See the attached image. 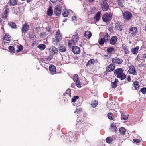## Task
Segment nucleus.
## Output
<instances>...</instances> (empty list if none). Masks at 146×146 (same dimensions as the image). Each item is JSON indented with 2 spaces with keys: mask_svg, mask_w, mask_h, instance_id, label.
I'll return each instance as SVG.
<instances>
[{
  "mask_svg": "<svg viewBox=\"0 0 146 146\" xmlns=\"http://www.w3.org/2000/svg\"><path fill=\"white\" fill-rule=\"evenodd\" d=\"M123 70L121 68L116 69L114 71V74L117 75V77L120 78L121 80L124 79L126 77V75L123 73Z\"/></svg>",
  "mask_w": 146,
  "mask_h": 146,
  "instance_id": "f257e3e1",
  "label": "nucleus"
},
{
  "mask_svg": "<svg viewBox=\"0 0 146 146\" xmlns=\"http://www.w3.org/2000/svg\"><path fill=\"white\" fill-rule=\"evenodd\" d=\"M62 38V35L60 33V31L58 30L57 31L55 36V38H53V43L55 45H56L57 43L61 40Z\"/></svg>",
  "mask_w": 146,
  "mask_h": 146,
  "instance_id": "f03ea898",
  "label": "nucleus"
},
{
  "mask_svg": "<svg viewBox=\"0 0 146 146\" xmlns=\"http://www.w3.org/2000/svg\"><path fill=\"white\" fill-rule=\"evenodd\" d=\"M112 17L111 15L108 13L104 14L102 16V18L104 21L108 22L111 20Z\"/></svg>",
  "mask_w": 146,
  "mask_h": 146,
  "instance_id": "7ed1b4c3",
  "label": "nucleus"
},
{
  "mask_svg": "<svg viewBox=\"0 0 146 146\" xmlns=\"http://www.w3.org/2000/svg\"><path fill=\"white\" fill-rule=\"evenodd\" d=\"M122 15L123 18L127 20L131 19L132 17V13L128 11L123 12Z\"/></svg>",
  "mask_w": 146,
  "mask_h": 146,
  "instance_id": "20e7f679",
  "label": "nucleus"
},
{
  "mask_svg": "<svg viewBox=\"0 0 146 146\" xmlns=\"http://www.w3.org/2000/svg\"><path fill=\"white\" fill-rule=\"evenodd\" d=\"M50 54L52 56L58 54V50L57 48L54 46H51L49 49Z\"/></svg>",
  "mask_w": 146,
  "mask_h": 146,
  "instance_id": "39448f33",
  "label": "nucleus"
},
{
  "mask_svg": "<svg viewBox=\"0 0 146 146\" xmlns=\"http://www.w3.org/2000/svg\"><path fill=\"white\" fill-rule=\"evenodd\" d=\"M61 10L60 9V7L58 5H56L54 8V13L57 16H59L60 14Z\"/></svg>",
  "mask_w": 146,
  "mask_h": 146,
  "instance_id": "423d86ee",
  "label": "nucleus"
},
{
  "mask_svg": "<svg viewBox=\"0 0 146 146\" xmlns=\"http://www.w3.org/2000/svg\"><path fill=\"white\" fill-rule=\"evenodd\" d=\"M101 7L103 11H106L109 9V6L105 1H103L101 3Z\"/></svg>",
  "mask_w": 146,
  "mask_h": 146,
  "instance_id": "0eeeda50",
  "label": "nucleus"
},
{
  "mask_svg": "<svg viewBox=\"0 0 146 146\" xmlns=\"http://www.w3.org/2000/svg\"><path fill=\"white\" fill-rule=\"evenodd\" d=\"M128 72L129 73L133 75H135L137 74V72L135 68L133 65L130 66H129Z\"/></svg>",
  "mask_w": 146,
  "mask_h": 146,
  "instance_id": "6e6552de",
  "label": "nucleus"
},
{
  "mask_svg": "<svg viewBox=\"0 0 146 146\" xmlns=\"http://www.w3.org/2000/svg\"><path fill=\"white\" fill-rule=\"evenodd\" d=\"M137 31V28L135 27H133L130 28L129 32L133 36H135Z\"/></svg>",
  "mask_w": 146,
  "mask_h": 146,
  "instance_id": "1a4fd4ad",
  "label": "nucleus"
},
{
  "mask_svg": "<svg viewBox=\"0 0 146 146\" xmlns=\"http://www.w3.org/2000/svg\"><path fill=\"white\" fill-rule=\"evenodd\" d=\"M123 26L122 24L121 23L117 22L115 25V28L117 30H121Z\"/></svg>",
  "mask_w": 146,
  "mask_h": 146,
  "instance_id": "9d476101",
  "label": "nucleus"
},
{
  "mask_svg": "<svg viewBox=\"0 0 146 146\" xmlns=\"http://www.w3.org/2000/svg\"><path fill=\"white\" fill-rule=\"evenodd\" d=\"M72 51L74 53L78 54L80 53V50L78 47L74 46L72 48Z\"/></svg>",
  "mask_w": 146,
  "mask_h": 146,
  "instance_id": "9b49d317",
  "label": "nucleus"
},
{
  "mask_svg": "<svg viewBox=\"0 0 146 146\" xmlns=\"http://www.w3.org/2000/svg\"><path fill=\"white\" fill-rule=\"evenodd\" d=\"M117 38L116 36H114L112 37L110 41V43L112 45H114L117 42Z\"/></svg>",
  "mask_w": 146,
  "mask_h": 146,
  "instance_id": "f8f14e48",
  "label": "nucleus"
},
{
  "mask_svg": "<svg viewBox=\"0 0 146 146\" xmlns=\"http://www.w3.org/2000/svg\"><path fill=\"white\" fill-rule=\"evenodd\" d=\"M11 39V37L9 36V35L7 34H5L4 38V43L5 44H6V43H9Z\"/></svg>",
  "mask_w": 146,
  "mask_h": 146,
  "instance_id": "ddd939ff",
  "label": "nucleus"
},
{
  "mask_svg": "<svg viewBox=\"0 0 146 146\" xmlns=\"http://www.w3.org/2000/svg\"><path fill=\"white\" fill-rule=\"evenodd\" d=\"M112 62L113 63H115L116 64H120L123 62V60L119 58H113L112 60Z\"/></svg>",
  "mask_w": 146,
  "mask_h": 146,
  "instance_id": "4468645a",
  "label": "nucleus"
},
{
  "mask_svg": "<svg viewBox=\"0 0 146 146\" xmlns=\"http://www.w3.org/2000/svg\"><path fill=\"white\" fill-rule=\"evenodd\" d=\"M49 68L50 73L52 74H55L56 70L55 66L54 65L50 66Z\"/></svg>",
  "mask_w": 146,
  "mask_h": 146,
  "instance_id": "2eb2a0df",
  "label": "nucleus"
},
{
  "mask_svg": "<svg viewBox=\"0 0 146 146\" xmlns=\"http://www.w3.org/2000/svg\"><path fill=\"white\" fill-rule=\"evenodd\" d=\"M115 68V66L113 64H111L108 66L107 67L106 70L108 72L112 71Z\"/></svg>",
  "mask_w": 146,
  "mask_h": 146,
  "instance_id": "dca6fc26",
  "label": "nucleus"
},
{
  "mask_svg": "<svg viewBox=\"0 0 146 146\" xmlns=\"http://www.w3.org/2000/svg\"><path fill=\"white\" fill-rule=\"evenodd\" d=\"M70 12H71V11L70 10L68 11L66 9H64L63 11L62 15L64 17H66L70 13Z\"/></svg>",
  "mask_w": 146,
  "mask_h": 146,
  "instance_id": "f3484780",
  "label": "nucleus"
},
{
  "mask_svg": "<svg viewBox=\"0 0 146 146\" xmlns=\"http://www.w3.org/2000/svg\"><path fill=\"white\" fill-rule=\"evenodd\" d=\"M29 28V26L27 24H25L23 25L22 28V32H26L28 31Z\"/></svg>",
  "mask_w": 146,
  "mask_h": 146,
  "instance_id": "a211bd4d",
  "label": "nucleus"
},
{
  "mask_svg": "<svg viewBox=\"0 0 146 146\" xmlns=\"http://www.w3.org/2000/svg\"><path fill=\"white\" fill-rule=\"evenodd\" d=\"M53 11L51 6H50L47 10V14L49 16L51 17L53 14Z\"/></svg>",
  "mask_w": 146,
  "mask_h": 146,
  "instance_id": "6ab92c4d",
  "label": "nucleus"
},
{
  "mask_svg": "<svg viewBox=\"0 0 146 146\" xmlns=\"http://www.w3.org/2000/svg\"><path fill=\"white\" fill-rule=\"evenodd\" d=\"M103 38L105 40L106 42L107 43L109 41L110 37V35L107 33H106L105 34Z\"/></svg>",
  "mask_w": 146,
  "mask_h": 146,
  "instance_id": "aec40b11",
  "label": "nucleus"
},
{
  "mask_svg": "<svg viewBox=\"0 0 146 146\" xmlns=\"http://www.w3.org/2000/svg\"><path fill=\"white\" fill-rule=\"evenodd\" d=\"M92 36L91 32L90 31H87L85 32L84 36L86 38H90Z\"/></svg>",
  "mask_w": 146,
  "mask_h": 146,
  "instance_id": "412c9836",
  "label": "nucleus"
},
{
  "mask_svg": "<svg viewBox=\"0 0 146 146\" xmlns=\"http://www.w3.org/2000/svg\"><path fill=\"white\" fill-rule=\"evenodd\" d=\"M139 49L138 46H136L135 48H132L131 50L133 54H137Z\"/></svg>",
  "mask_w": 146,
  "mask_h": 146,
  "instance_id": "4be33fe9",
  "label": "nucleus"
},
{
  "mask_svg": "<svg viewBox=\"0 0 146 146\" xmlns=\"http://www.w3.org/2000/svg\"><path fill=\"white\" fill-rule=\"evenodd\" d=\"M76 42V40H73L72 39L71 40H69V41L68 44L70 46H71L72 45H75Z\"/></svg>",
  "mask_w": 146,
  "mask_h": 146,
  "instance_id": "5701e85b",
  "label": "nucleus"
},
{
  "mask_svg": "<svg viewBox=\"0 0 146 146\" xmlns=\"http://www.w3.org/2000/svg\"><path fill=\"white\" fill-rule=\"evenodd\" d=\"M134 87L135 88L134 89L135 90L139 89V82H134Z\"/></svg>",
  "mask_w": 146,
  "mask_h": 146,
  "instance_id": "b1692460",
  "label": "nucleus"
},
{
  "mask_svg": "<svg viewBox=\"0 0 146 146\" xmlns=\"http://www.w3.org/2000/svg\"><path fill=\"white\" fill-rule=\"evenodd\" d=\"M101 13L100 12H98L95 15L94 17V19L97 21H98L100 18V15Z\"/></svg>",
  "mask_w": 146,
  "mask_h": 146,
  "instance_id": "393cba45",
  "label": "nucleus"
},
{
  "mask_svg": "<svg viewBox=\"0 0 146 146\" xmlns=\"http://www.w3.org/2000/svg\"><path fill=\"white\" fill-rule=\"evenodd\" d=\"M114 50V48L112 47H111L107 48V52L109 53H112Z\"/></svg>",
  "mask_w": 146,
  "mask_h": 146,
  "instance_id": "a878e982",
  "label": "nucleus"
},
{
  "mask_svg": "<svg viewBox=\"0 0 146 146\" xmlns=\"http://www.w3.org/2000/svg\"><path fill=\"white\" fill-rule=\"evenodd\" d=\"M119 132L121 135H124L125 132V129L123 127H121L119 129Z\"/></svg>",
  "mask_w": 146,
  "mask_h": 146,
  "instance_id": "bb28decb",
  "label": "nucleus"
},
{
  "mask_svg": "<svg viewBox=\"0 0 146 146\" xmlns=\"http://www.w3.org/2000/svg\"><path fill=\"white\" fill-rule=\"evenodd\" d=\"M95 62L94 60L93 59H90L87 63L86 66H88L89 65L94 64Z\"/></svg>",
  "mask_w": 146,
  "mask_h": 146,
  "instance_id": "cd10ccee",
  "label": "nucleus"
},
{
  "mask_svg": "<svg viewBox=\"0 0 146 146\" xmlns=\"http://www.w3.org/2000/svg\"><path fill=\"white\" fill-rule=\"evenodd\" d=\"M72 40H76V42H77V41L78 40L79 37L78 36V35L77 34H76L75 35L73 36Z\"/></svg>",
  "mask_w": 146,
  "mask_h": 146,
  "instance_id": "c85d7f7f",
  "label": "nucleus"
},
{
  "mask_svg": "<svg viewBox=\"0 0 146 146\" xmlns=\"http://www.w3.org/2000/svg\"><path fill=\"white\" fill-rule=\"evenodd\" d=\"M38 47L41 50H43L46 48V46L43 44H40L38 46Z\"/></svg>",
  "mask_w": 146,
  "mask_h": 146,
  "instance_id": "c756f323",
  "label": "nucleus"
},
{
  "mask_svg": "<svg viewBox=\"0 0 146 146\" xmlns=\"http://www.w3.org/2000/svg\"><path fill=\"white\" fill-rule=\"evenodd\" d=\"M98 104V102L96 100H94L92 102L91 104V105L93 107H95L97 106Z\"/></svg>",
  "mask_w": 146,
  "mask_h": 146,
  "instance_id": "7c9ffc66",
  "label": "nucleus"
},
{
  "mask_svg": "<svg viewBox=\"0 0 146 146\" xmlns=\"http://www.w3.org/2000/svg\"><path fill=\"white\" fill-rule=\"evenodd\" d=\"M17 0H10V4L13 6H14L17 4Z\"/></svg>",
  "mask_w": 146,
  "mask_h": 146,
  "instance_id": "2f4dec72",
  "label": "nucleus"
},
{
  "mask_svg": "<svg viewBox=\"0 0 146 146\" xmlns=\"http://www.w3.org/2000/svg\"><path fill=\"white\" fill-rule=\"evenodd\" d=\"M9 10L8 9H7L5 10V12L4 13V15H3V17L4 18H6L8 15V13L9 12Z\"/></svg>",
  "mask_w": 146,
  "mask_h": 146,
  "instance_id": "473e14b6",
  "label": "nucleus"
},
{
  "mask_svg": "<svg viewBox=\"0 0 146 146\" xmlns=\"http://www.w3.org/2000/svg\"><path fill=\"white\" fill-rule=\"evenodd\" d=\"M73 80L75 82L79 81L78 76L77 74H75L74 75L73 78Z\"/></svg>",
  "mask_w": 146,
  "mask_h": 146,
  "instance_id": "72a5a7b5",
  "label": "nucleus"
},
{
  "mask_svg": "<svg viewBox=\"0 0 146 146\" xmlns=\"http://www.w3.org/2000/svg\"><path fill=\"white\" fill-rule=\"evenodd\" d=\"M59 50L61 52H64L66 50V48L64 46H62L59 48Z\"/></svg>",
  "mask_w": 146,
  "mask_h": 146,
  "instance_id": "f704fd0d",
  "label": "nucleus"
},
{
  "mask_svg": "<svg viewBox=\"0 0 146 146\" xmlns=\"http://www.w3.org/2000/svg\"><path fill=\"white\" fill-rule=\"evenodd\" d=\"M23 49V46L21 45L17 47V49L16 50V52H19L20 51H22Z\"/></svg>",
  "mask_w": 146,
  "mask_h": 146,
  "instance_id": "c9c22d12",
  "label": "nucleus"
},
{
  "mask_svg": "<svg viewBox=\"0 0 146 146\" xmlns=\"http://www.w3.org/2000/svg\"><path fill=\"white\" fill-rule=\"evenodd\" d=\"M104 42H106V41L103 38H101L99 41V44L101 45H103Z\"/></svg>",
  "mask_w": 146,
  "mask_h": 146,
  "instance_id": "e433bc0d",
  "label": "nucleus"
},
{
  "mask_svg": "<svg viewBox=\"0 0 146 146\" xmlns=\"http://www.w3.org/2000/svg\"><path fill=\"white\" fill-rule=\"evenodd\" d=\"M112 138L110 137H107L106 139V141L107 143H111L112 142Z\"/></svg>",
  "mask_w": 146,
  "mask_h": 146,
  "instance_id": "4c0bfd02",
  "label": "nucleus"
},
{
  "mask_svg": "<svg viewBox=\"0 0 146 146\" xmlns=\"http://www.w3.org/2000/svg\"><path fill=\"white\" fill-rule=\"evenodd\" d=\"M128 117V115L127 114H123L121 115V119L124 120H126L127 119Z\"/></svg>",
  "mask_w": 146,
  "mask_h": 146,
  "instance_id": "58836bf2",
  "label": "nucleus"
},
{
  "mask_svg": "<svg viewBox=\"0 0 146 146\" xmlns=\"http://www.w3.org/2000/svg\"><path fill=\"white\" fill-rule=\"evenodd\" d=\"M9 25L13 28H15L16 26V24L15 23L13 22H10L9 23Z\"/></svg>",
  "mask_w": 146,
  "mask_h": 146,
  "instance_id": "ea45409f",
  "label": "nucleus"
},
{
  "mask_svg": "<svg viewBox=\"0 0 146 146\" xmlns=\"http://www.w3.org/2000/svg\"><path fill=\"white\" fill-rule=\"evenodd\" d=\"M113 116V115L111 113H108V118L110 120L113 119V118H112Z\"/></svg>",
  "mask_w": 146,
  "mask_h": 146,
  "instance_id": "a19ab883",
  "label": "nucleus"
},
{
  "mask_svg": "<svg viewBox=\"0 0 146 146\" xmlns=\"http://www.w3.org/2000/svg\"><path fill=\"white\" fill-rule=\"evenodd\" d=\"M110 127L111 128H113L115 131L116 130L117 128L116 125H115V124L114 123L111 124L110 125Z\"/></svg>",
  "mask_w": 146,
  "mask_h": 146,
  "instance_id": "79ce46f5",
  "label": "nucleus"
},
{
  "mask_svg": "<svg viewBox=\"0 0 146 146\" xmlns=\"http://www.w3.org/2000/svg\"><path fill=\"white\" fill-rule=\"evenodd\" d=\"M9 49L11 52H13L15 51L14 47L12 46L9 47Z\"/></svg>",
  "mask_w": 146,
  "mask_h": 146,
  "instance_id": "37998d69",
  "label": "nucleus"
},
{
  "mask_svg": "<svg viewBox=\"0 0 146 146\" xmlns=\"http://www.w3.org/2000/svg\"><path fill=\"white\" fill-rule=\"evenodd\" d=\"M123 48L124 51L125 53V54H127L129 53V51L128 50V49L127 48L125 47H123Z\"/></svg>",
  "mask_w": 146,
  "mask_h": 146,
  "instance_id": "c03bdc74",
  "label": "nucleus"
},
{
  "mask_svg": "<svg viewBox=\"0 0 146 146\" xmlns=\"http://www.w3.org/2000/svg\"><path fill=\"white\" fill-rule=\"evenodd\" d=\"M79 97L78 96H74L73 98H72V102H75L76 99H78Z\"/></svg>",
  "mask_w": 146,
  "mask_h": 146,
  "instance_id": "a18cd8bd",
  "label": "nucleus"
},
{
  "mask_svg": "<svg viewBox=\"0 0 146 146\" xmlns=\"http://www.w3.org/2000/svg\"><path fill=\"white\" fill-rule=\"evenodd\" d=\"M140 91L142 92L143 94H144L146 93V88H143L141 89Z\"/></svg>",
  "mask_w": 146,
  "mask_h": 146,
  "instance_id": "49530a36",
  "label": "nucleus"
},
{
  "mask_svg": "<svg viewBox=\"0 0 146 146\" xmlns=\"http://www.w3.org/2000/svg\"><path fill=\"white\" fill-rule=\"evenodd\" d=\"M111 85L112 88H116L117 86V84L114 82H111Z\"/></svg>",
  "mask_w": 146,
  "mask_h": 146,
  "instance_id": "de8ad7c7",
  "label": "nucleus"
},
{
  "mask_svg": "<svg viewBox=\"0 0 146 146\" xmlns=\"http://www.w3.org/2000/svg\"><path fill=\"white\" fill-rule=\"evenodd\" d=\"M118 5L122 7H123V4L122 2L121 1V0H118Z\"/></svg>",
  "mask_w": 146,
  "mask_h": 146,
  "instance_id": "09e8293b",
  "label": "nucleus"
},
{
  "mask_svg": "<svg viewBox=\"0 0 146 146\" xmlns=\"http://www.w3.org/2000/svg\"><path fill=\"white\" fill-rule=\"evenodd\" d=\"M82 110V109L81 108H78L76 109V111L74 112V113H78Z\"/></svg>",
  "mask_w": 146,
  "mask_h": 146,
  "instance_id": "8fccbe9b",
  "label": "nucleus"
},
{
  "mask_svg": "<svg viewBox=\"0 0 146 146\" xmlns=\"http://www.w3.org/2000/svg\"><path fill=\"white\" fill-rule=\"evenodd\" d=\"M80 82L79 81H77V82H75L76 84V86L78 87L79 88H80V87H81L80 84V82Z\"/></svg>",
  "mask_w": 146,
  "mask_h": 146,
  "instance_id": "3c124183",
  "label": "nucleus"
},
{
  "mask_svg": "<svg viewBox=\"0 0 146 146\" xmlns=\"http://www.w3.org/2000/svg\"><path fill=\"white\" fill-rule=\"evenodd\" d=\"M133 141L135 142L138 143L140 142V140L137 139H133Z\"/></svg>",
  "mask_w": 146,
  "mask_h": 146,
  "instance_id": "603ef678",
  "label": "nucleus"
},
{
  "mask_svg": "<svg viewBox=\"0 0 146 146\" xmlns=\"http://www.w3.org/2000/svg\"><path fill=\"white\" fill-rule=\"evenodd\" d=\"M66 94L70 95L71 94V90L70 89H68L66 91Z\"/></svg>",
  "mask_w": 146,
  "mask_h": 146,
  "instance_id": "864d4df0",
  "label": "nucleus"
},
{
  "mask_svg": "<svg viewBox=\"0 0 146 146\" xmlns=\"http://www.w3.org/2000/svg\"><path fill=\"white\" fill-rule=\"evenodd\" d=\"M72 19L73 20H75L76 19V16H73L72 17Z\"/></svg>",
  "mask_w": 146,
  "mask_h": 146,
  "instance_id": "5fc2aeb1",
  "label": "nucleus"
},
{
  "mask_svg": "<svg viewBox=\"0 0 146 146\" xmlns=\"http://www.w3.org/2000/svg\"><path fill=\"white\" fill-rule=\"evenodd\" d=\"M127 80L128 82H129L131 80V79H130V78L129 76H128V77L127 78Z\"/></svg>",
  "mask_w": 146,
  "mask_h": 146,
  "instance_id": "6e6d98bb",
  "label": "nucleus"
},
{
  "mask_svg": "<svg viewBox=\"0 0 146 146\" xmlns=\"http://www.w3.org/2000/svg\"><path fill=\"white\" fill-rule=\"evenodd\" d=\"M118 82V79H115V80L114 82H115V83H116V84H117Z\"/></svg>",
  "mask_w": 146,
  "mask_h": 146,
  "instance_id": "4d7b16f0",
  "label": "nucleus"
},
{
  "mask_svg": "<svg viewBox=\"0 0 146 146\" xmlns=\"http://www.w3.org/2000/svg\"><path fill=\"white\" fill-rule=\"evenodd\" d=\"M146 58V54H144L143 56V58L145 59Z\"/></svg>",
  "mask_w": 146,
  "mask_h": 146,
  "instance_id": "13d9d810",
  "label": "nucleus"
},
{
  "mask_svg": "<svg viewBox=\"0 0 146 146\" xmlns=\"http://www.w3.org/2000/svg\"><path fill=\"white\" fill-rule=\"evenodd\" d=\"M89 1L90 3H92L93 2L94 0H88Z\"/></svg>",
  "mask_w": 146,
  "mask_h": 146,
  "instance_id": "bf43d9fd",
  "label": "nucleus"
},
{
  "mask_svg": "<svg viewBox=\"0 0 146 146\" xmlns=\"http://www.w3.org/2000/svg\"><path fill=\"white\" fill-rule=\"evenodd\" d=\"M50 1L52 2V3H54V2H55V0H50Z\"/></svg>",
  "mask_w": 146,
  "mask_h": 146,
  "instance_id": "052dcab7",
  "label": "nucleus"
},
{
  "mask_svg": "<svg viewBox=\"0 0 146 146\" xmlns=\"http://www.w3.org/2000/svg\"><path fill=\"white\" fill-rule=\"evenodd\" d=\"M2 22V20L0 18V25H1V23Z\"/></svg>",
  "mask_w": 146,
  "mask_h": 146,
  "instance_id": "680f3d73",
  "label": "nucleus"
},
{
  "mask_svg": "<svg viewBox=\"0 0 146 146\" xmlns=\"http://www.w3.org/2000/svg\"><path fill=\"white\" fill-rule=\"evenodd\" d=\"M71 86L72 87H74V86H75V85H74V84H71Z\"/></svg>",
  "mask_w": 146,
  "mask_h": 146,
  "instance_id": "e2e57ef3",
  "label": "nucleus"
},
{
  "mask_svg": "<svg viewBox=\"0 0 146 146\" xmlns=\"http://www.w3.org/2000/svg\"><path fill=\"white\" fill-rule=\"evenodd\" d=\"M32 0H27V2H29L31 1Z\"/></svg>",
  "mask_w": 146,
  "mask_h": 146,
  "instance_id": "0e129e2a",
  "label": "nucleus"
},
{
  "mask_svg": "<svg viewBox=\"0 0 146 146\" xmlns=\"http://www.w3.org/2000/svg\"><path fill=\"white\" fill-rule=\"evenodd\" d=\"M145 31H146V25L145 26Z\"/></svg>",
  "mask_w": 146,
  "mask_h": 146,
  "instance_id": "69168bd1",
  "label": "nucleus"
},
{
  "mask_svg": "<svg viewBox=\"0 0 146 146\" xmlns=\"http://www.w3.org/2000/svg\"><path fill=\"white\" fill-rule=\"evenodd\" d=\"M48 60H50V58L48 57V58L47 59Z\"/></svg>",
  "mask_w": 146,
  "mask_h": 146,
  "instance_id": "338daca9",
  "label": "nucleus"
},
{
  "mask_svg": "<svg viewBox=\"0 0 146 146\" xmlns=\"http://www.w3.org/2000/svg\"><path fill=\"white\" fill-rule=\"evenodd\" d=\"M131 43V41H130V42H129V43L130 44Z\"/></svg>",
  "mask_w": 146,
  "mask_h": 146,
  "instance_id": "774afa93",
  "label": "nucleus"
}]
</instances>
